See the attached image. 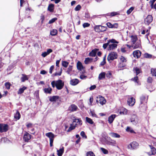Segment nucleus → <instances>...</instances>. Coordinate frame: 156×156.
I'll return each instance as SVG.
<instances>
[{"label": "nucleus", "mask_w": 156, "mask_h": 156, "mask_svg": "<svg viewBox=\"0 0 156 156\" xmlns=\"http://www.w3.org/2000/svg\"><path fill=\"white\" fill-rule=\"evenodd\" d=\"M52 87L54 88L55 87L56 88L59 90L62 88L64 85V83L60 80L57 81H53L51 82Z\"/></svg>", "instance_id": "1"}, {"label": "nucleus", "mask_w": 156, "mask_h": 156, "mask_svg": "<svg viewBox=\"0 0 156 156\" xmlns=\"http://www.w3.org/2000/svg\"><path fill=\"white\" fill-rule=\"evenodd\" d=\"M139 144L137 142L133 141L127 146V148L130 150H134L137 149L139 147Z\"/></svg>", "instance_id": "2"}, {"label": "nucleus", "mask_w": 156, "mask_h": 156, "mask_svg": "<svg viewBox=\"0 0 156 156\" xmlns=\"http://www.w3.org/2000/svg\"><path fill=\"white\" fill-rule=\"evenodd\" d=\"M95 31L97 32H103L106 30L107 27H106L101 25H97L94 27Z\"/></svg>", "instance_id": "3"}, {"label": "nucleus", "mask_w": 156, "mask_h": 156, "mask_svg": "<svg viewBox=\"0 0 156 156\" xmlns=\"http://www.w3.org/2000/svg\"><path fill=\"white\" fill-rule=\"evenodd\" d=\"M118 56L116 52H112L109 54L107 58L108 61L110 60H113L114 59H116Z\"/></svg>", "instance_id": "4"}, {"label": "nucleus", "mask_w": 156, "mask_h": 156, "mask_svg": "<svg viewBox=\"0 0 156 156\" xmlns=\"http://www.w3.org/2000/svg\"><path fill=\"white\" fill-rule=\"evenodd\" d=\"M9 126L8 125L5 124H0V132H6L8 130Z\"/></svg>", "instance_id": "5"}, {"label": "nucleus", "mask_w": 156, "mask_h": 156, "mask_svg": "<svg viewBox=\"0 0 156 156\" xmlns=\"http://www.w3.org/2000/svg\"><path fill=\"white\" fill-rule=\"evenodd\" d=\"M148 99V96L147 95H142L140 98V103L141 104L144 105L147 103Z\"/></svg>", "instance_id": "6"}, {"label": "nucleus", "mask_w": 156, "mask_h": 156, "mask_svg": "<svg viewBox=\"0 0 156 156\" xmlns=\"http://www.w3.org/2000/svg\"><path fill=\"white\" fill-rule=\"evenodd\" d=\"M153 17L151 15H148L144 20V23L148 25L150 24L152 21Z\"/></svg>", "instance_id": "7"}, {"label": "nucleus", "mask_w": 156, "mask_h": 156, "mask_svg": "<svg viewBox=\"0 0 156 156\" xmlns=\"http://www.w3.org/2000/svg\"><path fill=\"white\" fill-rule=\"evenodd\" d=\"M96 102L99 103L101 105H103L106 103V101L104 97L100 96L98 98V100H97Z\"/></svg>", "instance_id": "8"}, {"label": "nucleus", "mask_w": 156, "mask_h": 156, "mask_svg": "<svg viewBox=\"0 0 156 156\" xmlns=\"http://www.w3.org/2000/svg\"><path fill=\"white\" fill-rule=\"evenodd\" d=\"M115 43H110L108 46V51H112L115 49L117 48V45Z\"/></svg>", "instance_id": "9"}, {"label": "nucleus", "mask_w": 156, "mask_h": 156, "mask_svg": "<svg viewBox=\"0 0 156 156\" xmlns=\"http://www.w3.org/2000/svg\"><path fill=\"white\" fill-rule=\"evenodd\" d=\"M110 43H118V42L114 39L110 40L108 41L107 43H105L103 44V48L104 49H106L108 46H109V44Z\"/></svg>", "instance_id": "10"}, {"label": "nucleus", "mask_w": 156, "mask_h": 156, "mask_svg": "<svg viewBox=\"0 0 156 156\" xmlns=\"http://www.w3.org/2000/svg\"><path fill=\"white\" fill-rule=\"evenodd\" d=\"M77 67L78 70L82 71V73L85 72V68L83 67L82 63L80 61H78L77 63Z\"/></svg>", "instance_id": "11"}, {"label": "nucleus", "mask_w": 156, "mask_h": 156, "mask_svg": "<svg viewBox=\"0 0 156 156\" xmlns=\"http://www.w3.org/2000/svg\"><path fill=\"white\" fill-rule=\"evenodd\" d=\"M149 147L151 149V152H148V154L150 155H155L156 154V149L152 145H149Z\"/></svg>", "instance_id": "12"}, {"label": "nucleus", "mask_w": 156, "mask_h": 156, "mask_svg": "<svg viewBox=\"0 0 156 156\" xmlns=\"http://www.w3.org/2000/svg\"><path fill=\"white\" fill-rule=\"evenodd\" d=\"M141 43L140 40L136 41L135 44H132V47L133 49H135L141 47Z\"/></svg>", "instance_id": "13"}, {"label": "nucleus", "mask_w": 156, "mask_h": 156, "mask_svg": "<svg viewBox=\"0 0 156 156\" xmlns=\"http://www.w3.org/2000/svg\"><path fill=\"white\" fill-rule=\"evenodd\" d=\"M78 109L77 106L74 104H72L69 108V110L71 112L77 111Z\"/></svg>", "instance_id": "14"}, {"label": "nucleus", "mask_w": 156, "mask_h": 156, "mask_svg": "<svg viewBox=\"0 0 156 156\" xmlns=\"http://www.w3.org/2000/svg\"><path fill=\"white\" fill-rule=\"evenodd\" d=\"M31 135L27 133H26L23 136V140L26 142H28L31 138Z\"/></svg>", "instance_id": "15"}, {"label": "nucleus", "mask_w": 156, "mask_h": 156, "mask_svg": "<svg viewBox=\"0 0 156 156\" xmlns=\"http://www.w3.org/2000/svg\"><path fill=\"white\" fill-rule=\"evenodd\" d=\"M141 52L138 50H136L133 52V55L134 57L139 58L141 55Z\"/></svg>", "instance_id": "16"}, {"label": "nucleus", "mask_w": 156, "mask_h": 156, "mask_svg": "<svg viewBox=\"0 0 156 156\" xmlns=\"http://www.w3.org/2000/svg\"><path fill=\"white\" fill-rule=\"evenodd\" d=\"M135 99L133 97L129 98L127 100L128 103L130 106H132L135 103Z\"/></svg>", "instance_id": "17"}, {"label": "nucleus", "mask_w": 156, "mask_h": 156, "mask_svg": "<svg viewBox=\"0 0 156 156\" xmlns=\"http://www.w3.org/2000/svg\"><path fill=\"white\" fill-rule=\"evenodd\" d=\"M46 136L49 138L50 140H54L55 137V135L51 132H49L46 133Z\"/></svg>", "instance_id": "18"}, {"label": "nucleus", "mask_w": 156, "mask_h": 156, "mask_svg": "<svg viewBox=\"0 0 156 156\" xmlns=\"http://www.w3.org/2000/svg\"><path fill=\"white\" fill-rule=\"evenodd\" d=\"M79 81L78 79H74L70 81V84L73 86H75L78 83Z\"/></svg>", "instance_id": "19"}, {"label": "nucleus", "mask_w": 156, "mask_h": 156, "mask_svg": "<svg viewBox=\"0 0 156 156\" xmlns=\"http://www.w3.org/2000/svg\"><path fill=\"white\" fill-rule=\"evenodd\" d=\"M131 41L132 42V44H135L136 41H138L136 36L132 35L131 36Z\"/></svg>", "instance_id": "20"}, {"label": "nucleus", "mask_w": 156, "mask_h": 156, "mask_svg": "<svg viewBox=\"0 0 156 156\" xmlns=\"http://www.w3.org/2000/svg\"><path fill=\"white\" fill-rule=\"evenodd\" d=\"M106 73L104 72L101 73L99 75L98 77V80H100L105 79V77Z\"/></svg>", "instance_id": "21"}, {"label": "nucleus", "mask_w": 156, "mask_h": 156, "mask_svg": "<svg viewBox=\"0 0 156 156\" xmlns=\"http://www.w3.org/2000/svg\"><path fill=\"white\" fill-rule=\"evenodd\" d=\"M98 49H94L93 50L89 53V56L92 57H95L96 56V54Z\"/></svg>", "instance_id": "22"}, {"label": "nucleus", "mask_w": 156, "mask_h": 156, "mask_svg": "<svg viewBox=\"0 0 156 156\" xmlns=\"http://www.w3.org/2000/svg\"><path fill=\"white\" fill-rule=\"evenodd\" d=\"M116 116L115 115H112L108 117V121L110 124L112 123L113 122Z\"/></svg>", "instance_id": "23"}, {"label": "nucleus", "mask_w": 156, "mask_h": 156, "mask_svg": "<svg viewBox=\"0 0 156 156\" xmlns=\"http://www.w3.org/2000/svg\"><path fill=\"white\" fill-rule=\"evenodd\" d=\"M93 60L92 58H85L84 62L85 64H87L92 62Z\"/></svg>", "instance_id": "24"}, {"label": "nucleus", "mask_w": 156, "mask_h": 156, "mask_svg": "<svg viewBox=\"0 0 156 156\" xmlns=\"http://www.w3.org/2000/svg\"><path fill=\"white\" fill-rule=\"evenodd\" d=\"M59 98V97L58 96H55L52 97H51L49 100L51 101H56L58 100Z\"/></svg>", "instance_id": "25"}, {"label": "nucleus", "mask_w": 156, "mask_h": 156, "mask_svg": "<svg viewBox=\"0 0 156 156\" xmlns=\"http://www.w3.org/2000/svg\"><path fill=\"white\" fill-rule=\"evenodd\" d=\"M75 122L77 123L76 124H77V125H81L82 124V121L80 120V119H79L76 118L75 120L73 121V123H74Z\"/></svg>", "instance_id": "26"}, {"label": "nucleus", "mask_w": 156, "mask_h": 156, "mask_svg": "<svg viewBox=\"0 0 156 156\" xmlns=\"http://www.w3.org/2000/svg\"><path fill=\"white\" fill-rule=\"evenodd\" d=\"M64 151V148L62 147L59 150H57V155L58 156H62Z\"/></svg>", "instance_id": "27"}, {"label": "nucleus", "mask_w": 156, "mask_h": 156, "mask_svg": "<svg viewBox=\"0 0 156 156\" xmlns=\"http://www.w3.org/2000/svg\"><path fill=\"white\" fill-rule=\"evenodd\" d=\"M109 134L112 137L114 138H119L120 137V135L116 133H111Z\"/></svg>", "instance_id": "28"}, {"label": "nucleus", "mask_w": 156, "mask_h": 156, "mask_svg": "<svg viewBox=\"0 0 156 156\" xmlns=\"http://www.w3.org/2000/svg\"><path fill=\"white\" fill-rule=\"evenodd\" d=\"M20 114L19 112L17 111L16 112L15 114L14 115V118L16 120H19L20 118Z\"/></svg>", "instance_id": "29"}, {"label": "nucleus", "mask_w": 156, "mask_h": 156, "mask_svg": "<svg viewBox=\"0 0 156 156\" xmlns=\"http://www.w3.org/2000/svg\"><path fill=\"white\" fill-rule=\"evenodd\" d=\"M27 87H23L22 88H20L19 89L18 91V94H21L22 93H23V92L24 90L26 89Z\"/></svg>", "instance_id": "30"}, {"label": "nucleus", "mask_w": 156, "mask_h": 156, "mask_svg": "<svg viewBox=\"0 0 156 156\" xmlns=\"http://www.w3.org/2000/svg\"><path fill=\"white\" fill-rule=\"evenodd\" d=\"M44 90L46 93L51 94L52 90V89L51 87H49L48 88H44Z\"/></svg>", "instance_id": "31"}, {"label": "nucleus", "mask_w": 156, "mask_h": 156, "mask_svg": "<svg viewBox=\"0 0 156 156\" xmlns=\"http://www.w3.org/2000/svg\"><path fill=\"white\" fill-rule=\"evenodd\" d=\"M133 70L134 71V72L136 73V75H138L141 72L140 69L137 67H136L135 68H134Z\"/></svg>", "instance_id": "32"}, {"label": "nucleus", "mask_w": 156, "mask_h": 156, "mask_svg": "<svg viewBox=\"0 0 156 156\" xmlns=\"http://www.w3.org/2000/svg\"><path fill=\"white\" fill-rule=\"evenodd\" d=\"M77 125V124H74V123H73L72 124H71L70 127H69V132L74 129Z\"/></svg>", "instance_id": "33"}, {"label": "nucleus", "mask_w": 156, "mask_h": 156, "mask_svg": "<svg viewBox=\"0 0 156 156\" xmlns=\"http://www.w3.org/2000/svg\"><path fill=\"white\" fill-rule=\"evenodd\" d=\"M54 5L52 4H50L48 7V10L51 12L53 11Z\"/></svg>", "instance_id": "34"}, {"label": "nucleus", "mask_w": 156, "mask_h": 156, "mask_svg": "<svg viewBox=\"0 0 156 156\" xmlns=\"http://www.w3.org/2000/svg\"><path fill=\"white\" fill-rule=\"evenodd\" d=\"M22 77L21 78V81L23 82H24L26 80H27L28 79V78L27 76L25 74H22Z\"/></svg>", "instance_id": "35"}, {"label": "nucleus", "mask_w": 156, "mask_h": 156, "mask_svg": "<svg viewBox=\"0 0 156 156\" xmlns=\"http://www.w3.org/2000/svg\"><path fill=\"white\" fill-rule=\"evenodd\" d=\"M137 119V117L136 115H133L132 116L130 119V121L131 122H136Z\"/></svg>", "instance_id": "36"}, {"label": "nucleus", "mask_w": 156, "mask_h": 156, "mask_svg": "<svg viewBox=\"0 0 156 156\" xmlns=\"http://www.w3.org/2000/svg\"><path fill=\"white\" fill-rule=\"evenodd\" d=\"M57 34V30L56 29H53L50 32V34L52 36H55Z\"/></svg>", "instance_id": "37"}, {"label": "nucleus", "mask_w": 156, "mask_h": 156, "mask_svg": "<svg viewBox=\"0 0 156 156\" xmlns=\"http://www.w3.org/2000/svg\"><path fill=\"white\" fill-rule=\"evenodd\" d=\"M122 110L119 112L120 114L126 115L127 114V109L123 108Z\"/></svg>", "instance_id": "38"}, {"label": "nucleus", "mask_w": 156, "mask_h": 156, "mask_svg": "<svg viewBox=\"0 0 156 156\" xmlns=\"http://www.w3.org/2000/svg\"><path fill=\"white\" fill-rule=\"evenodd\" d=\"M86 121L89 123L90 124H92L94 123V122H93V121H92V120L88 117H86Z\"/></svg>", "instance_id": "39"}, {"label": "nucleus", "mask_w": 156, "mask_h": 156, "mask_svg": "<svg viewBox=\"0 0 156 156\" xmlns=\"http://www.w3.org/2000/svg\"><path fill=\"white\" fill-rule=\"evenodd\" d=\"M112 75V74L111 71H108L107 72V73H106L105 76L108 78H110Z\"/></svg>", "instance_id": "40"}, {"label": "nucleus", "mask_w": 156, "mask_h": 156, "mask_svg": "<svg viewBox=\"0 0 156 156\" xmlns=\"http://www.w3.org/2000/svg\"><path fill=\"white\" fill-rule=\"evenodd\" d=\"M102 136L103 138H104L105 140H107L108 139V138L110 139V137H108L107 136V134L105 133H102Z\"/></svg>", "instance_id": "41"}, {"label": "nucleus", "mask_w": 156, "mask_h": 156, "mask_svg": "<svg viewBox=\"0 0 156 156\" xmlns=\"http://www.w3.org/2000/svg\"><path fill=\"white\" fill-rule=\"evenodd\" d=\"M120 59L121 62H126V58L122 56H121L120 57Z\"/></svg>", "instance_id": "42"}, {"label": "nucleus", "mask_w": 156, "mask_h": 156, "mask_svg": "<svg viewBox=\"0 0 156 156\" xmlns=\"http://www.w3.org/2000/svg\"><path fill=\"white\" fill-rule=\"evenodd\" d=\"M151 73L153 76H156V69H151Z\"/></svg>", "instance_id": "43"}, {"label": "nucleus", "mask_w": 156, "mask_h": 156, "mask_svg": "<svg viewBox=\"0 0 156 156\" xmlns=\"http://www.w3.org/2000/svg\"><path fill=\"white\" fill-rule=\"evenodd\" d=\"M134 8L133 7H132L130 8L128 10H127L126 13L128 15L134 9Z\"/></svg>", "instance_id": "44"}, {"label": "nucleus", "mask_w": 156, "mask_h": 156, "mask_svg": "<svg viewBox=\"0 0 156 156\" xmlns=\"http://www.w3.org/2000/svg\"><path fill=\"white\" fill-rule=\"evenodd\" d=\"M101 151L104 153V154H107L108 153V152L107 150L103 148V147L101 148Z\"/></svg>", "instance_id": "45"}, {"label": "nucleus", "mask_w": 156, "mask_h": 156, "mask_svg": "<svg viewBox=\"0 0 156 156\" xmlns=\"http://www.w3.org/2000/svg\"><path fill=\"white\" fill-rule=\"evenodd\" d=\"M5 86L6 87V88L7 89H9L10 88V87L11 86V84L10 83L8 82H6L5 84Z\"/></svg>", "instance_id": "46"}, {"label": "nucleus", "mask_w": 156, "mask_h": 156, "mask_svg": "<svg viewBox=\"0 0 156 156\" xmlns=\"http://www.w3.org/2000/svg\"><path fill=\"white\" fill-rule=\"evenodd\" d=\"M125 66V65L124 64H123L121 63H120L118 65V68L120 69H123L122 68Z\"/></svg>", "instance_id": "47"}, {"label": "nucleus", "mask_w": 156, "mask_h": 156, "mask_svg": "<svg viewBox=\"0 0 156 156\" xmlns=\"http://www.w3.org/2000/svg\"><path fill=\"white\" fill-rule=\"evenodd\" d=\"M57 20V19L56 18H54L50 20L49 21L48 23L49 24H51L53 23H54L56 20Z\"/></svg>", "instance_id": "48"}, {"label": "nucleus", "mask_w": 156, "mask_h": 156, "mask_svg": "<svg viewBox=\"0 0 156 156\" xmlns=\"http://www.w3.org/2000/svg\"><path fill=\"white\" fill-rule=\"evenodd\" d=\"M87 156H95L94 153L92 151L88 152L87 153Z\"/></svg>", "instance_id": "49"}, {"label": "nucleus", "mask_w": 156, "mask_h": 156, "mask_svg": "<svg viewBox=\"0 0 156 156\" xmlns=\"http://www.w3.org/2000/svg\"><path fill=\"white\" fill-rule=\"evenodd\" d=\"M80 135L83 138H84L85 139L87 138V136L86 135L84 132L83 131L81 132Z\"/></svg>", "instance_id": "50"}, {"label": "nucleus", "mask_w": 156, "mask_h": 156, "mask_svg": "<svg viewBox=\"0 0 156 156\" xmlns=\"http://www.w3.org/2000/svg\"><path fill=\"white\" fill-rule=\"evenodd\" d=\"M62 65L63 66L66 67L68 65V63L66 61H63L62 63Z\"/></svg>", "instance_id": "51"}, {"label": "nucleus", "mask_w": 156, "mask_h": 156, "mask_svg": "<svg viewBox=\"0 0 156 156\" xmlns=\"http://www.w3.org/2000/svg\"><path fill=\"white\" fill-rule=\"evenodd\" d=\"M81 6L80 5H78L75 8V10L76 11L79 10L81 8Z\"/></svg>", "instance_id": "52"}, {"label": "nucleus", "mask_w": 156, "mask_h": 156, "mask_svg": "<svg viewBox=\"0 0 156 156\" xmlns=\"http://www.w3.org/2000/svg\"><path fill=\"white\" fill-rule=\"evenodd\" d=\"M134 82L138 83V77L137 76L134 77L133 79H132Z\"/></svg>", "instance_id": "53"}, {"label": "nucleus", "mask_w": 156, "mask_h": 156, "mask_svg": "<svg viewBox=\"0 0 156 156\" xmlns=\"http://www.w3.org/2000/svg\"><path fill=\"white\" fill-rule=\"evenodd\" d=\"M112 28H117L118 27V23H115L112 25Z\"/></svg>", "instance_id": "54"}, {"label": "nucleus", "mask_w": 156, "mask_h": 156, "mask_svg": "<svg viewBox=\"0 0 156 156\" xmlns=\"http://www.w3.org/2000/svg\"><path fill=\"white\" fill-rule=\"evenodd\" d=\"M106 25L108 27L112 28V24L111 23L108 22L106 23Z\"/></svg>", "instance_id": "55"}, {"label": "nucleus", "mask_w": 156, "mask_h": 156, "mask_svg": "<svg viewBox=\"0 0 156 156\" xmlns=\"http://www.w3.org/2000/svg\"><path fill=\"white\" fill-rule=\"evenodd\" d=\"M80 78L81 80L85 79L87 78V76L83 75H80Z\"/></svg>", "instance_id": "56"}, {"label": "nucleus", "mask_w": 156, "mask_h": 156, "mask_svg": "<svg viewBox=\"0 0 156 156\" xmlns=\"http://www.w3.org/2000/svg\"><path fill=\"white\" fill-rule=\"evenodd\" d=\"M90 26V24L88 23H84L83 25V27L84 28L86 27H88Z\"/></svg>", "instance_id": "57"}, {"label": "nucleus", "mask_w": 156, "mask_h": 156, "mask_svg": "<svg viewBox=\"0 0 156 156\" xmlns=\"http://www.w3.org/2000/svg\"><path fill=\"white\" fill-rule=\"evenodd\" d=\"M144 57L146 58H150L151 57L152 55L148 53H146L145 54Z\"/></svg>", "instance_id": "58"}, {"label": "nucleus", "mask_w": 156, "mask_h": 156, "mask_svg": "<svg viewBox=\"0 0 156 156\" xmlns=\"http://www.w3.org/2000/svg\"><path fill=\"white\" fill-rule=\"evenodd\" d=\"M70 119H71L73 121L76 118V117L74 115H71L70 116Z\"/></svg>", "instance_id": "59"}, {"label": "nucleus", "mask_w": 156, "mask_h": 156, "mask_svg": "<svg viewBox=\"0 0 156 156\" xmlns=\"http://www.w3.org/2000/svg\"><path fill=\"white\" fill-rule=\"evenodd\" d=\"M156 1V0H150V3L151 4V8H153V5L154 2Z\"/></svg>", "instance_id": "60"}, {"label": "nucleus", "mask_w": 156, "mask_h": 156, "mask_svg": "<svg viewBox=\"0 0 156 156\" xmlns=\"http://www.w3.org/2000/svg\"><path fill=\"white\" fill-rule=\"evenodd\" d=\"M32 123H29L27 124L26 126L28 129L30 128H31L32 126Z\"/></svg>", "instance_id": "61"}, {"label": "nucleus", "mask_w": 156, "mask_h": 156, "mask_svg": "<svg viewBox=\"0 0 156 156\" xmlns=\"http://www.w3.org/2000/svg\"><path fill=\"white\" fill-rule=\"evenodd\" d=\"M54 68V66H51V67H50L49 72L50 74H51L52 73V71Z\"/></svg>", "instance_id": "62"}, {"label": "nucleus", "mask_w": 156, "mask_h": 156, "mask_svg": "<svg viewBox=\"0 0 156 156\" xmlns=\"http://www.w3.org/2000/svg\"><path fill=\"white\" fill-rule=\"evenodd\" d=\"M118 14L117 12H113L110 13V15L111 16H114Z\"/></svg>", "instance_id": "63"}, {"label": "nucleus", "mask_w": 156, "mask_h": 156, "mask_svg": "<svg viewBox=\"0 0 156 156\" xmlns=\"http://www.w3.org/2000/svg\"><path fill=\"white\" fill-rule=\"evenodd\" d=\"M96 88V86L95 85H93L91 86L89 88L90 90H92L95 89Z\"/></svg>", "instance_id": "64"}]
</instances>
